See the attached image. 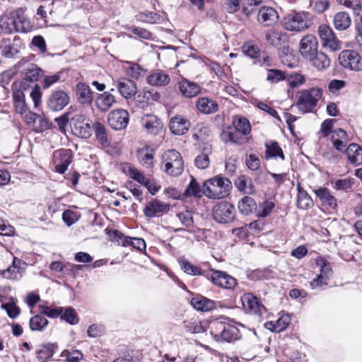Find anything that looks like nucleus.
<instances>
[{"label": "nucleus", "instance_id": "nucleus-1", "mask_svg": "<svg viewBox=\"0 0 362 362\" xmlns=\"http://www.w3.org/2000/svg\"><path fill=\"white\" fill-rule=\"evenodd\" d=\"M210 334L218 342L232 343L239 340L241 334L238 327L226 320H215L209 324Z\"/></svg>", "mask_w": 362, "mask_h": 362}, {"label": "nucleus", "instance_id": "nucleus-2", "mask_svg": "<svg viewBox=\"0 0 362 362\" xmlns=\"http://www.w3.org/2000/svg\"><path fill=\"white\" fill-rule=\"evenodd\" d=\"M0 29L5 34L28 33L30 29V21L23 16V9L19 8L15 13L3 15L0 18Z\"/></svg>", "mask_w": 362, "mask_h": 362}, {"label": "nucleus", "instance_id": "nucleus-3", "mask_svg": "<svg viewBox=\"0 0 362 362\" xmlns=\"http://www.w3.org/2000/svg\"><path fill=\"white\" fill-rule=\"evenodd\" d=\"M231 182L221 176L206 180L203 184V194L210 199H223L229 194Z\"/></svg>", "mask_w": 362, "mask_h": 362}, {"label": "nucleus", "instance_id": "nucleus-4", "mask_svg": "<svg viewBox=\"0 0 362 362\" xmlns=\"http://www.w3.org/2000/svg\"><path fill=\"white\" fill-rule=\"evenodd\" d=\"M322 96V90L320 88L300 90L297 93L296 107L303 114L313 112Z\"/></svg>", "mask_w": 362, "mask_h": 362}, {"label": "nucleus", "instance_id": "nucleus-5", "mask_svg": "<svg viewBox=\"0 0 362 362\" xmlns=\"http://www.w3.org/2000/svg\"><path fill=\"white\" fill-rule=\"evenodd\" d=\"M312 24L311 15L305 11H292L287 14L283 21V27L285 30L297 33L308 29Z\"/></svg>", "mask_w": 362, "mask_h": 362}, {"label": "nucleus", "instance_id": "nucleus-6", "mask_svg": "<svg viewBox=\"0 0 362 362\" xmlns=\"http://www.w3.org/2000/svg\"><path fill=\"white\" fill-rule=\"evenodd\" d=\"M161 169L168 175L177 177L184 170V162L181 154L176 150L165 151L161 157Z\"/></svg>", "mask_w": 362, "mask_h": 362}, {"label": "nucleus", "instance_id": "nucleus-7", "mask_svg": "<svg viewBox=\"0 0 362 362\" xmlns=\"http://www.w3.org/2000/svg\"><path fill=\"white\" fill-rule=\"evenodd\" d=\"M213 218L219 223H228L233 221L236 210L233 204L223 201L217 203L212 209Z\"/></svg>", "mask_w": 362, "mask_h": 362}, {"label": "nucleus", "instance_id": "nucleus-8", "mask_svg": "<svg viewBox=\"0 0 362 362\" xmlns=\"http://www.w3.org/2000/svg\"><path fill=\"white\" fill-rule=\"evenodd\" d=\"M206 279L210 280L214 286L226 290H233L238 286L235 278L221 270L211 269Z\"/></svg>", "mask_w": 362, "mask_h": 362}, {"label": "nucleus", "instance_id": "nucleus-9", "mask_svg": "<svg viewBox=\"0 0 362 362\" xmlns=\"http://www.w3.org/2000/svg\"><path fill=\"white\" fill-rule=\"evenodd\" d=\"M70 126L73 134L78 137L88 139L92 134V127L83 114L75 115L71 119Z\"/></svg>", "mask_w": 362, "mask_h": 362}, {"label": "nucleus", "instance_id": "nucleus-10", "mask_svg": "<svg viewBox=\"0 0 362 362\" xmlns=\"http://www.w3.org/2000/svg\"><path fill=\"white\" fill-rule=\"evenodd\" d=\"M340 64L345 69L358 71L362 70V58L358 52L351 49L342 51L339 55Z\"/></svg>", "mask_w": 362, "mask_h": 362}, {"label": "nucleus", "instance_id": "nucleus-11", "mask_svg": "<svg viewBox=\"0 0 362 362\" xmlns=\"http://www.w3.org/2000/svg\"><path fill=\"white\" fill-rule=\"evenodd\" d=\"M318 35L323 47L330 51H337L341 48L340 42L337 39L333 30L327 24L318 27Z\"/></svg>", "mask_w": 362, "mask_h": 362}, {"label": "nucleus", "instance_id": "nucleus-12", "mask_svg": "<svg viewBox=\"0 0 362 362\" xmlns=\"http://www.w3.org/2000/svg\"><path fill=\"white\" fill-rule=\"evenodd\" d=\"M264 37L268 45L276 49L285 48L288 43V35L275 28L267 30L264 32Z\"/></svg>", "mask_w": 362, "mask_h": 362}, {"label": "nucleus", "instance_id": "nucleus-13", "mask_svg": "<svg viewBox=\"0 0 362 362\" xmlns=\"http://www.w3.org/2000/svg\"><path fill=\"white\" fill-rule=\"evenodd\" d=\"M129 121L128 111L124 109H115L109 112L107 122L110 127L115 130L125 129Z\"/></svg>", "mask_w": 362, "mask_h": 362}, {"label": "nucleus", "instance_id": "nucleus-14", "mask_svg": "<svg viewBox=\"0 0 362 362\" xmlns=\"http://www.w3.org/2000/svg\"><path fill=\"white\" fill-rule=\"evenodd\" d=\"M241 302L244 310L248 313L262 317L267 313L265 307L259 302L256 296L250 293L244 294L241 297Z\"/></svg>", "mask_w": 362, "mask_h": 362}, {"label": "nucleus", "instance_id": "nucleus-15", "mask_svg": "<svg viewBox=\"0 0 362 362\" xmlns=\"http://www.w3.org/2000/svg\"><path fill=\"white\" fill-rule=\"evenodd\" d=\"M69 99L68 93L65 91L54 90L49 95L47 106L53 112L61 111L69 103Z\"/></svg>", "mask_w": 362, "mask_h": 362}, {"label": "nucleus", "instance_id": "nucleus-16", "mask_svg": "<svg viewBox=\"0 0 362 362\" xmlns=\"http://www.w3.org/2000/svg\"><path fill=\"white\" fill-rule=\"evenodd\" d=\"M16 69H23L24 79L28 82H35L42 75V70L36 64L29 63L27 60L22 59L16 65Z\"/></svg>", "mask_w": 362, "mask_h": 362}, {"label": "nucleus", "instance_id": "nucleus-17", "mask_svg": "<svg viewBox=\"0 0 362 362\" xmlns=\"http://www.w3.org/2000/svg\"><path fill=\"white\" fill-rule=\"evenodd\" d=\"M318 42L317 38L313 35L304 36L299 44V50L301 55L306 59L313 57L317 52Z\"/></svg>", "mask_w": 362, "mask_h": 362}, {"label": "nucleus", "instance_id": "nucleus-18", "mask_svg": "<svg viewBox=\"0 0 362 362\" xmlns=\"http://www.w3.org/2000/svg\"><path fill=\"white\" fill-rule=\"evenodd\" d=\"M160 94L156 90L143 89L134 95V102L137 107L145 108L153 102L158 101Z\"/></svg>", "mask_w": 362, "mask_h": 362}, {"label": "nucleus", "instance_id": "nucleus-19", "mask_svg": "<svg viewBox=\"0 0 362 362\" xmlns=\"http://www.w3.org/2000/svg\"><path fill=\"white\" fill-rule=\"evenodd\" d=\"M55 171L64 174L72 162L73 154L70 149H60L55 154Z\"/></svg>", "mask_w": 362, "mask_h": 362}, {"label": "nucleus", "instance_id": "nucleus-20", "mask_svg": "<svg viewBox=\"0 0 362 362\" xmlns=\"http://www.w3.org/2000/svg\"><path fill=\"white\" fill-rule=\"evenodd\" d=\"M257 21L264 27L274 25L279 19L277 11L269 6H263L259 8L257 13Z\"/></svg>", "mask_w": 362, "mask_h": 362}, {"label": "nucleus", "instance_id": "nucleus-21", "mask_svg": "<svg viewBox=\"0 0 362 362\" xmlns=\"http://www.w3.org/2000/svg\"><path fill=\"white\" fill-rule=\"evenodd\" d=\"M170 210V205L160 202L158 199H153L149 202L144 209L146 217L152 218L160 214H165Z\"/></svg>", "mask_w": 362, "mask_h": 362}, {"label": "nucleus", "instance_id": "nucleus-22", "mask_svg": "<svg viewBox=\"0 0 362 362\" xmlns=\"http://www.w3.org/2000/svg\"><path fill=\"white\" fill-rule=\"evenodd\" d=\"M117 88L125 99L132 98L137 93L136 83L132 79L121 78L117 81Z\"/></svg>", "mask_w": 362, "mask_h": 362}, {"label": "nucleus", "instance_id": "nucleus-23", "mask_svg": "<svg viewBox=\"0 0 362 362\" xmlns=\"http://www.w3.org/2000/svg\"><path fill=\"white\" fill-rule=\"evenodd\" d=\"M76 96L78 103L83 105H91L93 100V91L83 82H78L76 86Z\"/></svg>", "mask_w": 362, "mask_h": 362}, {"label": "nucleus", "instance_id": "nucleus-24", "mask_svg": "<svg viewBox=\"0 0 362 362\" xmlns=\"http://www.w3.org/2000/svg\"><path fill=\"white\" fill-rule=\"evenodd\" d=\"M316 197L320 199L322 206L334 209L337 206V199L331 194L329 189L319 187L313 189Z\"/></svg>", "mask_w": 362, "mask_h": 362}, {"label": "nucleus", "instance_id": "nucleus-25", "mask_svg": "<svg viewBox=\"0 0 362 362\" xmlns=\"http://www.w3.org/2000/svg\"><path fill=\"white\" fill-rule=\"evenodd\" d=\"M349 141L347 133L344 129L339 128L332 132L331 141L338 151L344 152Z\"/></svg>", "mask_w": 362, "mask_h": 362}, {"label": "nucleus", "instance_id": "nucleus-26", "mask_svg": "<svg viewBox=\"0 0 362 362\" xmlns=\"http://www.w3.org/2000/svg\"><path fill=\"white\" fill-rule=\"evenodd\" d=\"M190 122L186 118L176 115L170 119L169 128L175 135H183L189 129Z\"/></svg>", "mask_w": 362, "mask_h": 362}, {"label": "nucleus", "instance_id": "nucleus-27", "mask_svg": "<svg viewBox=\"0 0 362 362\" xmlns=\"http://www.w3.org/2000/svg\"><path fill=\"white\" fill-rule=\"evenodd\" d=\"M178 88L182 95L189 98L197 96L201 90V87L198 83L186 78H183L179 82Z\"/></svg>", "mask_w": 362, "mask_h": 362}, {"label": "nucleus", "instance_id": "nucleus-28", "mask_svg": "<svg viewBox=\"0 0 362 362\" xmlns=\"http://www.w3.org/2000/svg\"><path fill=\"white\" fill-rule=\"evenodd\" d=\"M141 123L145 129L153 134H158L163 127L161 121L153 114H147L143 116Z\"/></svg>", "mask_w": 362, "mask_h": 362}, {"label": "nucleus", "instance_id": "nucleus-29", "mask_svg": "<svg viewBox=\"0 0 362 362\" xmlns=\"http://www.w3.org/2000/svg\"><path fill=\"white\" fill-rule=\"evenodd\" d=\"M170 82V76L163 70H156L147 78V83L152 86L163 87L168 86Z\"/></svg>", "mask_w": 362, "mask_h": 362}, {"label": "nucleus", "instance_id": "nucleus-30", "mask_svg": "<svg viewBox=\"0 0 362 362\" xmlns=\"http://www.w3.org/2000/svg\"><path fill=\"white\" fill-rule=\"evenodd\" d=\"M235 187L245 194H255L256 192L255 187L250 177L247 175H241L238 176L235 182Z\"/></svg>", "mask_w": 362, "mask_h": 362}, {"label": "nucleus", "instance_id": "nucleus-31", "mask_svg": "<svg viewBox=\"0 0 362 362\" xmlns=\"http://www.w3.org/2000/svg\"><path fill=\"white\" fill-rule=\"evenodd\" d=\"M115 102V96L106 91L98 95L95 99V105L99 111L106 112L112 107Z\"/></svg>", "mask_w": 362, "mask_h": 362}, {"label": "nucleus", "instance_id": "nucleus-32", "mask_svg": "<svg viewBox=\"0 0 362 362\" xmlns=\"http://www.w3.org/2000/svg\"><path fill=\"white\" fill-rule=\"evenodd\" d=\"M344 152L351 164L354 165L362 164V148L359 145L352 143L347 146Z\"/></svg>", "mask_w": 362, "mask_h": 362}, {"label": "nucleus", "instance_id": "nucleus-33", "mask_svg": "<svg viewBox=\"0 0 362 362\" xmlns=\"http://www.w3.org/2000/svg\"><path fill=\"white\" fill-rule=\"evenodd\" d=\"M197 107L199 112L204 114L210 115L218 111V103L209 98H200L196 103Z\"/></svg>", "mask_w": 362, "mask_h": 362}, {"label": "nucleus", "instance_id": "nucleus-34", "mask_svg": "<svg viewBox=\"0 0 362 362\" xmlns=\"http://www.w3.org/2000/svg\"><path fill=\"white\" fill-rule=\"evenodd\" d=\"M238 209L240 214L247 216L257 211V204L253 198L249 196H244L239 200Z\"/></svg>", "mask_w": 362, "mask_h": 362}, {"label": "nucleus", "instance_id": "nucleus-35", "mask_svg": "<svg viewBox=\"0 0 362 362\" xmlns=\"http://www.w3.org/2000/svg\"><path fill=\"white\" fill-rule=\"evenodd\" d=\"M297 207L303 210L312 208L314 205L313 199L300 184L297 186Z\"/></svg>", "mask_w": 362, "mask_h": 362}, {"label": "nucleus", "instance_id": "nucleus-36", "mask_svg": "<svg viewBox=\"0 0 362 362\" xmlns=\"http://www.w3.org/2000/svg\"><path fill=\"white\" fill-rule=\"evenodd\" d=\"M291 322V318L288 315H284L277 320L273 322H267L264 327L272 332H280L286 329Z\"/></svg>", "mask_w": 362, "mask_h": 362}, {"label": "nucleus", "instance_id": "nucleus-37", "mask_svg": "<svg viewBox=\"0 0 362 362\" xmlns=\"http://www.w3.org/2000/svg\"><path fill=\"white\" fill-rule=\"evenodd\" d=\"M182 270L192 276H204L207 277L209 271H204L199 266L193 264L185 259H182L179 262Z\"/></svg>", "mask_w": 362, "mask_h": 362}, {"label": "nucleus", "instance_id": "nucleus-38", "mask_svg": "<svg viewBox=\"0 0 362 362\" xmlns=\"http://www.w3.org/2000/svg\"><path fill=\"white\" fill-rule=\"evenodd\" d=\"M351 19L344 11L337 13L333 17V25L337 30H345L351 25Z\"/></svg>", "mask_w": 362, "mask_h": 362}, {"label": "nucleus", "instance_id": "nucleus-39", "mask_svg": "<svg viewBox=\"0 0 362 362\" xmlns=\"http://www.w3.org/2000/svg\"><path fill=\"white\" fill-rule=\"evenodd\" d=\"M154 154L153 148L145 146L138 151V159L143 165L151 167L153 164Z\"/></svg>", "mask_w": 362, "mask_h": 362}, {"label": "nucleus", "instance_id": "nucleus-40", "mask_svg": "<svg viewBox=\"0 0 362 362\" xmlns=\"http://www.w3.org/2000/svg\"><path fill=\"white\" fill-rule=\"evenodd\" d=\"M313 66L318 70H324L327 69L330 65V59L322 52H316L313 57L308 59Z\"/></svg>", "mask_w": 362, "mask_h": 362}, {"label": "nucleus", "instance_id": "nucleus-41", "mask_svg": "<svg viewBox=\"0 0 362 362\" xmlns=\"http://www.w3.org/2000/svg\"><path fill=\"white\" fill-rule=\"evenodd\" d=\"M280 158L282 160H285L283 151L276 141H272L270 144H266V159Z\"/></svg>", "mask_w": 362, "mask_h": 362}, {"label": "nucleus", "instance_id": "nucleus-42", "mask_svg": "<svg viewBox=\"0 0 362 362\" xmlns=\"http://www.w3.org/2000/svg\"><path fill=\"white\" fill-rule=\"evenodd\" d=\"M125 72L127 76L134 79H139L145 76L146 70L136 63L126 62Z\"/></svg>", "mask_w": 362, "mask_h": 362}, {"label": "nucleus", "instance_id": "nucleus-43", "mask_svg": "<svg viewBox=\"0 0 362 362\" xmlns=\"http://www.w3.org/2000/svg\"><path fill=\"white\" fill-rule=\"evenodd\" d=\"M191 305L194 309L204 312L211 310L214 306V303L212 300L199 296L192 298Z\"/></svg>", "mask_w": 362, "mask_h": 362}, {"label": "nucleus", "instance_id": "nucleus-44", "mask_svg": "<svg viewBox=\"0 0 362 362\" xmlns=\"http://www.w3.org/2000/svg\"><path fill=\"white\" fill-rule=\"evenodd\" d=\"M58 348L57 344H47L37 351V358L41 362H46L50 358L56 349Z\"/></svg>", "mask_w": 362, "mask_h": 362}, {"label": "nucleus", "instance_id": "nucleus-45", "mask_svg": "<svg viewBox=\"0 0 362 362\" xmlns=\"http://www.w3.org/2000/svg\"><path fill=\"white\" fill-rule=\"evenodd\" d=\"M48 320L40 315H36L31 317L29 322V325L33 331L42 332L48 325Z\"/></svg>", "mask_w": 362, "mask_h": 362}, {"label": "nucleus", "instance_id": "nucleus-46", "mask_svg": "<svg viewBox=\"0 0 362 362\" xmlns=\"http://www.w3.org/2000/svg\"><path fill=\"white\" fill-rule=\"evenodd\" d=\"M315 263L320 267V273L318 274L329 281L333 274L330 262L323 258H320L316 259Z\"/></svg>", "mask_w": 362, "mask_h": 362}, {"label": "nucleus", "instance_id": "nucleus-47", "mask_svg": "<svg viewBox=\"0 0 362 362\" xmlns=\"http://www.w3.org/2000/svg\"><path fill=\"white\" fill-rule=\"evenodd\" d=\"M92 129H93L95 136L100 144L102 145H107L109 141L105 127L103 124L97 122L93 124Z\"/></svg>", "mask_w": 362, "mask_h": 362}, {"label": "nucleus", "instance_id": "nucleus-48", "mask_svg": "<svg viewBox=\"0 0 362 362\" xmlns=\"http://www.w3.org/2000/svg\"><path fill=\"white\" fill-rule=\"evenodd\" d=\"M233 125L235 130L241 133V135H248L251 132V126L249 120L245 117L234 119Z\"/></svg>", "mask_w": 362, "mask_h": 362}, {"label": "nucleus", "instance_id": "nucleus-49", "mask_svg": "<svg viewBox=\"0 0 362 362\" xmlns=\"http://www.w3.org/2000/svg\"><path fill=\"white\" fill-rule=\"evenodd\" d=\"M183 325L185 330L192 334H198L205 332V328L202 323L197 319L185 320Z\"/></svg>", "mask_w": 362, "mask_h": 362}, {"label": "nucleus", "instance_id": "nucleus-50", "mask_svg": "<svg viewBox=\"0 0 362 362\" xmlns=\"http://www.w3.org/2000/svg\"><path fill=\"white\" fill-rule=\"evenodd\" d=\"M1 54L7 58H13L18 53V49L11 45V40L8 38L3 39L1 42Z\"/></svg>", "mask_w": 362, "mask_h": 362}, {"label": "nucleus", "instance_id": "nucleus-51", "mask_svg": "<svg viewBox=\"0 0 362 362\" xmlns=\"http://www.w3.org/2000/svg\"><path fill=\"white\" fill-rule=\"evenodd\" d=\"M202 194L203 189H201L200 185L196 179L192 177L189 184L185 190L184 194L187 197H201Z\"/></svg>", "mask_w": 362, "mask_h": 362}, {"label": "nucleus", "instance_id": "nucleus-52", "mask_svg": "<svg viewBox=\"0 0 362 362\" xmlns=\"http://www.w3.org/2000/svg\"><path fill=\"white\" fill-rule=\"evenodd\" d=\"M136 18L139 21L147 23H156L161 21V16L158 13L152 11L140 12Z\"/></svg>", "mask_w": 362, "mask_h": 362}, {"label": "nucleus", "instance_id": "nucleus-53", "mask_svg": "<svg viewBox=\"0 0 362 362\" xmlns=\"http://www.w3.org/2000/svg\"><path fill=\"white\" fill-rule=\"evenodd\" d=\"M60 317L62 320H64L70 325H76L79 321L76 312L72 307L64 308V311L62 314H61Z\"/></svg>", "mask_w": 362, "mask_h": 362}, {"label": "nucleus", "instance_id": "nucleus-54", "mask_svg": "<svg viewBox=\"0 0 362 362\" xmlns=\"http://www.w3.org/2000/svg\"><path fill=\"white\" fill-rule=\"evenodd\" d=\"M39 310L40 313L44 314L51 318H57L60 317L64 311L63 307L52 308L45 305H39Z\"/></svg>", "mask_w": 362, "mask_h": 362}, {"label": "nucleus", "instance_id": "nucleus-55", "mask_svg": "<svg viewBox=\"0 0 362 362\" xmlns=\"http://www.w3.org/2000/svg\"><path fill=\"white\" fill-rule=\"evenodd\" d=\"M259 210L257 214V216L265 218L268 216L275 207L274 202L266 200L261 203L259 206Z\"/></svg>", "mask_w": 362, "mask_h": 362}, {"label": "nucleus", "instance_id": "nucleus-56", "mask_svg": "<svg viewBox=\"0 0 362 362\" xmlns=\"http://www.w3.org/2000/svg\"><path fill=\"white\" fill-rule=\"evenodd\" d=\"M1 275L4 279L11 280H18L21 277L19 267H17L14 264L4 270Z\"/></svg>", "mask_w": 362, "mask_h": 362}, {"label": "nucleus", "instance_id": "nucleus-57", "mask_svg": "<svg viewBox=\"0 0 362 362\" xmlns=\"http://www.w3.org/2000/svg\"><path fill=\"white\" fill-rule=\"evenodd\" d=\"M285 73L279 69H269L267 80L272 83L284 80Z\"/></svg>", "mask_w": 362, "mask_h": 362}, {"label": "nucleus", "instance_id": "nucleus-58", "mask_svg": "<svg viewBox=\"0 0 362 362\" xmlns=\"http://www.w3.org/2000/svg\"><path fill=\"white\" fill-rule=\"evenodd\" d=\"M129 30L133 34L137 35L140 38L147 40H154L153 35L145 28L132 26L129 28Z\"/></svg>", "mask_w": 362, "mask_h": 362}, {"label": "nucleus", "instance_id": "nucleus-59", "mask_svg": "<svg viewBox=\"0 0 362 362\" xmlns=\"http://www.w3.org/2000/svg\"><path fill=\"white\" fill-rule=\"evenodd\" d=\"M177 217L181 223L187 228L192 227L194 225V220L192 213L190 211L186 210L177 214Z\"/></svg>", "mask_w": 362, "mask_h": 362}, {"label": "nucleus", "instance_id": "nucleus-60", "mask_svg": "<svg viewBox=\"0 0 362 362\" xmlns=\"http://www.w3.org/2000/svg\"><path fill=\"white\" fill-rule=\"evenodd\" d=\"M210 160L209 155L206 153H201L199 155L196 156L194 159L195 166L202 170L207 168L209 165Z\"/></svg>", "mask_w": 362, "mask_h": 362}, {"label": "nucleus", "instance_id": "nucleus-61", "mask_svg": "<svg viewBox=\"0 0 362 362\" xmlns=\"http://www.w3.org/2000/svg\"><path fill=\"white\" fill-rule=\"evenodd\" d=\"M354 182L351 179L344 178L339 179L335 182H332V185L334 189L337 190H346L351 188Z\"/></svg>", "mask_w": 362, "mask_h": 362}, {"label": "nucleus", "instance_id": "nucleus-62", "mask_svg": "<svg viewBox=\"0 0 362 362\" xmlns=\"http://www.w3.org/2000/svg\"><path fill=\"white\" fill-rule=\"evenodd\" d=\"M62 77V73L58 72L50 76H45L42 81V86L44 89H47L54 84L58 83Z\"/></svg>", "mask_w": 362, "mask_h": 362}, {"label": "nucleus", "instance_id": "nucleus-63", "mask_svg": "<svg viewBox=\"0 0 362 362\" xmlns=\"http://www.w3.org/2000/svg\"><path fill=\"white\" fill-rule=\"evenodd\" d=\"M328 280L317 274L316 277L310 282V287L313 290H323L328 284Z\"/></svg>", "mask_w": 362, "mask_h": 362}, {"label": "nucleus", "instance_id": "nucleus-64", "mask_svg": "<svg viewBox=\"0 0 362 362\" xmlns=\"http://www.w3.org/2000/svg\"><path fill=\"white\" fill-rule=\"evenodd\" d=\"M242 49L243 52L251 58H257L259 56V49L255 45L247 42L243 45Z\"/></svg>", "mask_w": 362, "mask_h": 362}]
</instances>
